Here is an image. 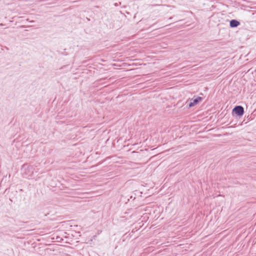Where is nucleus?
Listing matches in <instances>:
<instances>
[{
    "label": "nucleus",
    "mask_w": 256,
    "mask_h": 256,
    "mask_svg": "<svg viewBox=\"0 0 256 256\" xmlns=\"http://www.w3.org/2000/svg\"><path fill=\"white\" fill-rule=\"evenodd\" d=\"M23 175L26 178L31 177L34 175L35 168L32 166L24 164L22 167Z\"/></svg>",
    "instance_id": "nucleus-1"
},
{
    "label": "nucleus",
    "mask_w": 256,
    "mask_h": 256,
    "mask_svg": "<svg viewBox=\"0 0 256 256\" xmlns=\"http://www.w3.org/2000/svg\"><path fill=\"white\" fill-rule=\"evenodd\" d=\"M232 112H234L238 116H242L244 114V108L241 106H236L232 110Z\"/></svg>",
    "instance_id": "nucleus-2"
},
{
    "label": "nucleus",
    "mask_w": 256,
    "mask_h": 256,
    "mask_svg": "<svg viewBox=\"0 0 256 256\" xmlns=\"http://www.w3.org/2000/svg\"><path fill=\"white\" fill-rule=\"evenodd\" d=\"M202 98L200 96H198L197 98L194 100L192 99L191 100V101L192 100V102H190L188 104L189 108H192L195 105L197 104L200 101H202Z\"/></svg>",
    "instance_id": "nucleus-3"
},
{
    "label": "nucleus",
    "mask_w": 256,
    "mask_h": 256,
    "mask_svg": "<svg viewBox=\"0 0 256 256\" xmlns=\"http://www.w3.org/2000/svg\"><path fill=\"white\" fill-rule=\"evenodd\" d=\"M240 24V22L234 20H232L230 22V26L232 28L236 27Z\"/></svg>",
    "instance_id": "nucleus-4"
},
{
    "label": "nucleus",
    "mask_w": 256,
    "mask_h": 256,
    "mask_svg": "<svg viewBox=\"0 0 256 256\" xmlns=\"http://www.w3.org/2000/svg\"><path fill=\"white\" fill-rule=\"evenodd\" d=\"M118 66H121L122 65H120V64H119V65H118Z\"/></svg>",
    "instance_id": "nucleus-5"
}]
</instances>
